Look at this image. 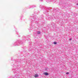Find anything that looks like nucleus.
<instances>
[{
  "label": "nucleus",
  "mask_w": 78,
  "mask_h": 78,
  "mask_svg": "<svg viewBox=\"0 0 78 78\" xmlns=\"http://www.w3.org/2000/svg\"><path fill=\"white\" fill-rule=\"evenodd\" d=\"M57 44V42H54V44Z\"/></svg>",
  "instance_id": "3"
},
{
  "label": "nucleus",
  "mask_w": 78,
  "mask_h": 78,
  "mask_svg": "<svg viewBox=\"0 0 78 78\" xmlns=\"http://www.w3.org/2000/svg\"><path fill=\"white\" fill-rule=\"evenodd\" d=\"M34 77H35V78H37V77H38V75L37 74H35L34 76Z\"/></svg>",
  "instance_id": "2"
},
{
  "label": "nucleus",
  "mask_w": 78,
  "mask_h": 78,
  "mask_svg": "<svg viewBox=\"0 0 78 78\" xmlns=\"http://www.w3.org/2000/svg\"><path fill=\"white\" fill-rule=\"evenodd\" d=\"M66 75H69V72H67V73H66Z\"/></svg>",
  "instance_id": "4"
},
{
  "label": "nucleus",
  "mask_w": 78,
  "mask_h": 78,
  "mask_svg": "<svg viewBox=\"0 0 78 78\" xmlns=\"http://www.w3.org/2000/svg\"><path fill=\"white\" fill-rule=\"evenodd\" d=\"M69 40H70V41H71V40H72V38H70L69 39Z\"/></svg>",
  "instance_id": "6"
},
{
  "label": "nucleus",
  "mask_w": 78,
  "mask_h": 78,
  "mask_svg": "<svg viewBox=\"0 0 78 78\" xmlns=\"http://www.w3.org/2000/svg\"><path fill=\"white\" fill-rule=\"evenodd\" d=\"M43 74L46 76L48 75V74L47 73H44Z\"/></svg>",
  "instance_id": "1"
},
{
  "label": "nucleus",
  "mask_w": 78,
  "mask_h": 78,
  "mask_svg": "<svg viewBox=\"0 0 78 78\" xmlns=\"http://www.w3.org/2000/svg\"><path fill=\"white\" fill-rule=\"evenodd\" d=\"M38 34H40V33H41V32H40V31H38Z\"/></svg>",
  "instance_id": "5"
},
{
  "label": "nucleus",
  "mask_w": 78,
  "mask_h": 78,
  "mask_svg": "<svg viewBox=\"0 0 78 78\" xmlns=\"http://www.w3.org/2000/svg\"><path fill=\"white\" fill-rule=\"evenodd\" d=\"M77 5H78V4H77Z\"/></svg>",
  "instance_id": "7"
}]
</instances>
